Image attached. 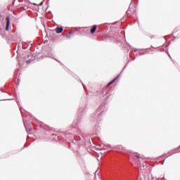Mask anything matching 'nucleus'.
<instances>
[{"instance_id": "nucleus-11", "label": "nucleus", "mask_w": 180, "mask_h": 180, "mask_svg": "<svg viewBox=\"0 0 180 180\" xmlns=\"http://www.w3.org/2000/svg\"><path fill=\"white\" fill-rule=\"evenodd\" d=\"M24 126L27 130V131H32V128H29L27 126H26V123L24 122Z\"/></svg>"}, {"instance_id": "nucleus-23", "label": "nucleus", "mask_w": 180, "mask_h": 180, "mask_svg": "<svg viewBox=\"0 0 180 180\" xmlns=\"http://www.w3.org/2000/svg\"><path fill=\"white\" fill-rule=\"evenodd\" d=\"M167 54H168L169 57L171 58V56L169 55V53L167 52Z\"/></svg>"}, {"instance_id": "nucleus-18", "label": "nucleus", "mask_w": 180, "mask_h": 180, "mask_svg": "<svg viewBox=\"0 0 180 180\" xmlns=\"http://www.w3.org/2000/svg\"><path fill=\"white\" fill-rule=\"evenodd\" d=\"M70 137H72V132L69 133Z\"/></svg>"}, {"instance_id": "nucleus-29", "label": "nucleus", "mask_w": 180, "mask_h": 180, "mask_svg": "<svg viewBox=\"0 0 180 180\" xmlns=\"http://www.w3.org/2000/svg\"><path fill=\"white\" fill-rule=\"evenodd\" d=\"M137 158H140V157L139 155H136Z\"/></svg>"}, {"instance_id": "nucleus-19", "label": "nucleus", "mask_w": 180, "mask_h": 180, "mask_svg": "<svg viewBox=\"0 0 180 180\" xmlns=\"http://www.w3.org/2000/svg\"><path fill=\"white\" fill-rule=\"evenodd\" d=\"M110 85H112V84L110 82H109V83H108L107 86H110Z\"/></svg>"}, {"instance_id": "nucleus-30", "label": "nucleus", "mask_w": 180, "mask_h": 180, "mask_svg": "<svg viewBox=\"0 0 180 180\" xmlns=\"http://www.w3.org/2000/svg\"><path fill=\"white\" fill-rule=\"evenodd\" d=\"M56 61H58V63H60V61H58V60L55 59Z\"/></svg>"}, {"instance_id": "nucleus-21", "label": "nucleus", "mask_w": 180, "mask_h": 180, "mask_svg": "<svg viewBox=\"0 0 180 180\" xmlns=\"http://www.w3.org/2000/svg\"><path fill=\"white\" fill-rule=\"evenodd\" d=\"M137 51H138L137 49H134V52H135V53H137Z\"/></svg>"}, {"instance_id": "nucleus-8", "label": "nucleus", "mask_w": 180, "mask_h": 180, "mask_svg": "<svg viewBox=\"0 0 180 180\" xmlns=\"http://www.w3.org/2000/svg\"><path fill=\"white\" fill-rule=\"evenodd\" d=\"M96 29H98V25H94L92 28L91 29L90 32L91 34H94V33H95V32H96Z\"/></svg>"}, {"instance_id": "nucleus-34", "label": "nucleus", "mask_w": 180, "mask_h": 180, "mask_svg": "<svg viewBox=\"0 0 180 180\" xmlns=\"http://www.w3.org/2000/svg\"><path fill=\"white\" fill-rule=\"evenodd\" d=\"M162 165H164V162L162 163Z\"/></svg>"}, {"instance_id": "nucleus-7", "label": "nucleus", "mask_w": 180, "mask_h": 180, "mask_svg": "<svg viewBox=\"0 0 180 180\" xmlns=\"http://www.w3.org/2000/svg\"><path fill=\"white\" fill-rule=\"evenodd\" d=\"M10 36L12 37V40H13V41H16V40H18V36H16L15 32L13 31Z\"/></svg>"}, {"instance_id": "nucleus-10", "label": "nucleus", "mask_w": 180, "mask_h": 180, "mask_svg": "<svg viewBox=\"0 0 180 180\" xmlns=\"http://www.w3.org/2000/svg\"><path fill=\"white\" fill-rule=\"evenodd\" d=\"M51 139L53 140L54 141H58V137H57L56 134H52Z\"/></svg>"}, {"instance_id": "nucleus-14", "label": "nucleus", "mask_w": 180, "mask_h": 180, "mask_svg": "<svg viewBox=\"0 0 180 180\" xmlns=\"http://www.w3.org/2000/svg\"><path fill=\"white\" fill-rule=\"evenodd\" d=\"M44 129L45 130H50V127H49V126H46Z\"/></svg>"}, {"instance_id": "nucleus-33", "label": "nucleus", "mask_w": 180, "mask_h": 180, "mask_svg": "<svg viewBox=\"0 0 180 180\" xmlns=\"http://www.w3.org/2000/svg\"><path fill=\"white\" fill-rule=\"evenodd\" d=\"M40 5H43V3H41Z\"/></svg>"}, {"instance_id": "nucleus-31", "label": "nucleus", "mask_w": 180, "mask_h": 180, "mask_svg": "<svg viewBox=\"0 0 180 180\" xmlns=\"http://www.w3.org/2000/svg\"><path fill=\"white\" fill-rule=\"evenodd\" d=\"M67 137H68V134H66Z\"/></svg>"}, {"instance_id": "nucleus-15", "label": "nucleus", "mask_w": 180, "mask_h": 180, "mask_svg": "<svg viewBox=\"0 0 180 180\" xmlns=\"http://www.w3.org/2000/svg\"><path fill=\"white\" fill-rule=\"evenodd\" d=\"M82 84L83 85V88H84V91H86V87L85 86V85H84V83H82Z\"/></svg>"}, {"instance_id": "nucleus-32", "label": "nucleus", "mask_w": 180, "mask_h": 180, "mask_svg": "<svg viewBox=\"0 0 180 180\" xmlns=\"http://www.w3.org/2000/svg\"><path fill=\"white\" fill-rule=\"evenodd\" d=\"M164 155V157H165V155H167V154H165V155Z\"/></svg>"}, {"instance_id": "nucleus-17", "label": "nucleus", "mask_w": 180, "mask_h": 180, "mask_svg": "<svg viewBox=\"0 0 180 180\" xmlns=\"http://www.w3.org/2000/svg\"><path fill=\"white\" fill-rule=\"evenodd\" d=\"M91 119H93V120L95 119V115H91Z\"/></svg>"}, {"instance_id": "nucleus-16", "label": "nucleus", "mask_w": 180, "mask_h": 180, "mask_svg": "<svg viewBox=\"0 0 180 180\" xmlns=\"http://www.w3.org/2000/svg\"><path fill=\"white\" fill-rule=\"evenodd\" d=\"M18 72H19V69H16L15 71V74H18Z\"/></svg>"}, {"instance_id": "nucleus-28", "label": "nucleus", "mask_w": 180, "mask_h": 180, "mask_svg": "<svg viewBox=\"0 0 180 180\" xmlns=\"http://www.w3.org/2000/svg\"><path fill=\"white\" fill-rule=\"evenodd\" d=\"M73 34L72 32H70V33H69L70 36V34Z\"/></svg>"}, {"instance_id": "nucleus-27", "label": "nucleus", "mask_w": 180, "mask_h": 180, "mask_svg": "<svg viewBox=\"0 0 180 180\" xmlns=\"http://www.w3.org/2000/svg\"><path fill=\"white\" fill-rule=\"evenodd\" d=\"M101 92H105V89H102V90H101Z\"/></svg>"}, {"instance_id": "nucleus-2", "label": "nucleus", "mask_w": 180, "mask_h": 180, "mask_svg": "<svg viewBox=\"0 0 180 180\" xmlns=\"http://www.w3.org/2000/svg\"><path fill=\"white\" fill-rule=\"evenodd\" d=\"M32 61H34V57L32 56V53L22 55L20 58H18V63L20 65H23V63L29 64L32 63Z\"/></svg>"}, {"instance_id": "nucleus-5", "label": "nucleus", "mask_w": 180, "mask_h": 180, "mask_svg": "<svg viewBox=\"0 0 180 180\" xmlns=\"http://www.w3.org/2000/svg\"><path fill=\"white\" fill-rule=\"evenodd\" d=\"M6 31L8 32L9 30V26H11V18L9 16L6 17Z\"/></svg>"}, {"instance_id": "nucleus-4", "label": "nucleus", "mask_w": 180, "mask_h": 180, "mask_svg": "<svg viewBox=\"0 0 180 180\" xmlns=\"http://www.w3.org/2000/svg\"><path fill=\"white\" fill-rule=\"evenodd\" d=\"M97 112H99V113L98 114L97 117H96V120H97V122H101V116L103 115L104 112H106V107L103 104H101L98 107Z\"/></svg>"}, {"instance_id": "nucleus-35", "label": "nucleus", "mask_w": 180, "mask_h": 180, "mask_svg": "<svg viewBox=\"0 0 180 180\" xmlns=\"http://www.w3.org/2000/svg\"><path fill=\"white\" fill-rule=\"evenodd\" d=\"M124 69H122V72H123V71H124Z\"/></svg>"}, {"instance_id": "nucleus-6", "label": "nucleus", "mask_w": 180, "mask_h": 180, "mask_svg": "<svg viewBox=\"0 0 180 180\" xmlns=\"http://www.w3.org/2000/svg\"><path fill=\"white\" fill-rule=\"evenodd\" d=\"M56 33L58 34H60V33H63V30H64V28L63 27H58L55 29Z\"/></svg>"}, {"instance_id": "nucleus-13", "label": "nucleus", "mask_w": 180, "mask_h": 180, "mask_svg": "<svg viewBox=\"0 0 180 180\" xmlns=\"http://www.w3.org/2000/svg\"><path fill=\"white\" fill-rule=\"evenodd\" d=\"M29 45H27V46H25V45H22V49H24V50H26V49H27V46H28Z\"/></svg>"}, {"instance_id": "nucleus-37", "label": "nucleus", "mask_w": 180, "mask_h": 180, "mask_svg": "<svg viewBox=\"0 0 180 180\" xmlns=\"http://www.w3.org/2000/svg\"><path fill=\"white\" fill-rule=\"evenodd\" d=\"M157 180H160V179H158Z\"/></svg>"}, {"instance_id": "nucleus-22", "label": "nucleus", "mask_w": 180, "mask_h": 180, "mask_svg": "<svg viewBox=\"0 0 180 180\" xmlns=\"http://www.w3.org/2000/svg\"><path fill=\"white\" fill-rule=\"evenodd\" d=\"M126 67H127V63L124 65V68H126Z\"/></svg>"}, {"instance_id": "nucleus-24", "label": "nucleus", "mask_w": 180, "mask_h": 180, "mask_svg": "<svg viewBox=\"0 0 180 180\" xmlns=\"http://www.w3.org/2000/svg\"><path fill=\"white\" fill-rule=\"evenodd\" d=\"M3 101H11V99H4Z\"/></svg>"}, {"instance_id": "nucleus-36", "label": "nucleus", "mask_w": 180, "mask_h": 180, "mask_svg": "<svg viewBox=\"0 0 180 180\" xmlns=\"http://www.w3.org/2000/svg\"><path fill=\"white\" fill-rule=\"evenodd\" d=\"M124 69H122V72H123V71H124Z\"/></svg>"}, {"instance_id": "nucleus-26", "label": "nucleus", "mask_w": 180, "mask_h": 180, "mask_svg": "<svg viewBox=\"0 0 180 180\" xmlns=\"http://www.w3.org/2000/svg\"><path fill=\"white\" fill-rule=\"evenodd\" d=\"M143 54H144V53H141L139 54V56H143Z\"/></svg>"}, {"instance_id": "nucleus-9", "label": "nucleus", "mask_w": 180, "mask_h": 180, "mask_svg": "<svg viewBox=\"0 0 180 180\" xmlns=\"http://www.w3.org/2000/svg\"><path fill=\"white\" fill-rule=\"evenodd\" d=\"M120 77V74H119L118 75H117L111 82H110V83L111 84V85L112 84H114L116 81H117V79H119V77Z\"/></svg>"}, {"instance_id": "nucleus-12", "label": "nucleus", "mask_w": 180, "mask_h": 180, "mask_svg": "<svg viewBox=\"0 0 180 180\" xmlns=\"http://www.w3.org/2000/svg\"><path fill=\"white\" fill-rule=\"evenodd\" d=\"M16 102H17V103L18 105V108H19V109H20V110L21 112V115H22V106H20V104H19V101H17Z\"/></svg>"}, {"instance_id": "nucleus-1", "label": "nucleus", "mask_w": 180, "mask_h": 180, "mask_svg": "<svg viewBox=\"0 0 180 180\" xmlns=\"http://www.w3.org/2000/svg\"><path fill=\"white\" fill-rule=\"evenodd\" d=\"M79 117L77 120H75L72 124V133L74 134V139H72L73 143H77V141H79L81 140V136H77V134L81 131V124H82V120L81 117L86 113V105H80L79 109L77 111Z\"/></svg>"}, {"instance_id": "nucleus-3", "label": "nucleus", "mask_w": 180, "mask_h": 180, "mask_svg": "<svg viewBox=\"0 0 180 180\" xmlns=\"http://www.w3.org/2000/svg\"><path fill=\"white\" fill-rule=\"evenodd\" d=\"M103 39L105 41H115L119 39V33L110 32L108 35H103Z\"/></svg>"}, {"instance_id": "nucleus-25", "label": "nucleus", "mask_w": 180, "mask_h": 180, "mask_svg": "<svg viewBox=\"0 0 180 180\" xmlns=\"http://www.w3.org/2000/svg\"><path fill=\"white\" fill-rule=\"evenodd\" d=\"M66 37H67V38H70V35H67Z\"/></svg>"}, {"instance_id": "nucleus-20", "label": "nucleus", "mask_w": 180, "mask_h": 180, "mask_svg": "<svg viewBox=\"0 0 180 180\" xmlns=\"http://www.w3.org/2000/svg\"><path fill=\"white\" fill-rule=\"evenodd\" d=\"M75 30H78V27H73Z\"/></svg>"}]
</instances>
